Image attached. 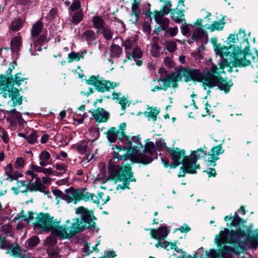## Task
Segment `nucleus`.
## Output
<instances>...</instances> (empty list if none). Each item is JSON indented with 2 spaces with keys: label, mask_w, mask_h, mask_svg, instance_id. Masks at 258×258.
Masks as SVG:
<instances>
[{
  "label": "nucleus",
  "mask_w": 258,
  "mask_h": 258,
  "mask_svg": "<svg viewBox=\"0 0 258 258\" xmlns=\"http://www.w3.org/2000/svg\"><path fill=\"white\" fill-rule=\"evenodd\" d=\"M77 214L80 215V220L76 219V221L70 223L68 220L66 224L59 226V221L54 219L48 213H41L36 218L34 227L46 232H51L59 239H66L75 236L85 229H94L96 220L93 213L87 209L81 207L76 211Z\"/></svg>",
  "instance_id": "1"
},
{
  "label": "nucleus",
  "mask_w": 258,
  "mask_h": 258,
  "mask_svg": "<svg viewBox=\"0 0 258 258\" xmlns=\"http://www.w3.org/2000/svg\"><path fill=\"white\" fill-rule=\"evenodd\" d=\"M113 150V156L108 163L109 176L107 179L124 180L128 182L135 180L131 171V164L132 160L128 158L126 155L128 151L127 149H124L122 144L119 143V147L115 146ZM128 184L122 183V184H119L118 186L125 189L128 188Z\"/></svg>",
  "instance_id": "2"
},
{
  "label": "nucleus",
  "mask_w": 258,
  "mask_h": 258,
  "mask_svg": "<svg viewBox=\"0 0 258 258\" xmlns=\"http://www.w3.org/2000/svg\"><path fill=\"white\" fill-rule=\"evenodd\" d=\"M247 240L255 248L258 246V229L254 231L253 236L249 238L241 230L229 231L226 228L221 231L215 237V241L219 245L225 243H235L241 248L245 247Z\"/></svg>",
  "instance_id": "3"
},
{
  "label": "nucleus",
  "mask_w": 258,
  "mask_h": 258,
  "mask_svg": "<svg viewBox=\"0 0 258 258\" xmlns=\"http://www.w3.org/2000/svg\"><path fill=\"white\" fill-rule=\"evenodd\" d=\"M3 78V80L0 79V91H1L0 94L4 98H11L8 102L9 105L11 107L22 104V97L20 95L19 90L16 88H9L6 85Z\"/></svg>",
  "instance_id": "4"
},
{
  "label": "nucleus",
  "mask_w": 258,
  "mask_h": 258,
  "mask_svg": "<svg viewBox=\"0 0 258 258\" xmlns=\"http://www.w3.org/2000/svg\"><path fill=\"white\" fill-rule=\"evenodd\" d=\"M204 84L210 87L217 86L220 90L224 91L226 93L229 92L233 85L232 81H228L226 78L213 75L211 73L206 75Z\"/></svg>",
  "instance_id": "5"
},
{
  "label": "nucleus",
  "mask_w": 258,
  "mask_h": 258,
  "mask_svg": "<svg viewBox=\"0 0 258 258\" xmlns=\"http://www.w3.org/2000/svg\"><path fill=\"white\" fill-rule=\"evenodd\" d=\"M206 156L207 151L202 149L193 151L191 155L185 159L184 163V167L187 173H196V170L200 168V165L197 164V160Z\"/></svg>",
  "instance_id": "6"
},
{
  "label": "nucleus",
  "mask_w": 258,
  "mask_h": 258,
  "mask_svg": "<svg viewBox=\"0 0 258 258\" xmlns=\"http://www.w3.org/2000/svg\"><path fill=\"white\" fill-rule=\"evenodd\" d=\"M122 144V147L127 150L134 152L136 158L140 151L143 149V145L141 143L140 136H133L132 138L127 136H124L119 138V143Z\"/></svg>",
  "instance_id": "7"
},
{
  "label": "nucleus",
  "mask_w": 258,
  "mask_h": 258,
  "mask_svg": "<svg viewBox=\"0 0 258 258\" xmlns=\"http://www.w3.org/2000/svg\"><path fill=\"white\" fill-rule=\"evenodd\" d=\"M86 83L88 85L94 86L96 90L100 92L109 91L119 85L116 83L105 80L99 76H92L86 80Z\"/></svg>",
  "instance_id": "8"
},
{
  "label": "nucleus",
  "mask_w": 258,
  "mask_h": 258,
  "mask_svg": "<svg viewBox=\"0 0 258 258\" xmlns=\"http://www.w3.org/2000/svg\"><path fill=\"white\" fill-rule=\"evenodd\" d=\"M143 152H140L137 155V160L140 163L149 164L153 158H157L155 146L153 142H149L146 143L145 148L143 147Z\"/></svg>",
  "instance_id": "9"
},
{
  "label": "nucleus",
  "mask_w": 258,
  "mask_h": 258,
  "mask_svg": "<svg viewBox=\"0 0 258 258\" xmlns=\"http://www.w3.org/2000/svg\"><path fill=\"white\" fill-rule=\"evenodd\" d=\"M5 246L4 249L8 254L15 257L31 258L26 253V250L22 249L17 242L12 243L8 241Z\"/></svg>",
  "instance_id": "10"
},
{
  "label": "nucleus",
  "mask_w": 258,
  "mask_h": 258,
  "mask_svg": "<svg viewBox=\"0 0 258 258\" xmlns=\"http://www.w3.org/2000/svg\"><path fill=\"white\" fill-rule=\"evenodd\" d=\"M245 52L242 46L233 52L231 55L230 61L232 64L235 67L248 66L250 62L245 59Z\"/></svg>",
  "instance_id": "11"
},
{
  "label": "nucleus",
  "mask_w": 258,
  "mask_h": 258,
  "mask_svg": "<svg viewBox=\"0 0 258 258\" xmlns=\"http://www.w3.org/2000/svg\"><path fill=\"white\" fill-rule=\"evenodd\" d=\"M181 73L184 81L186 82L191 80L201 81L204 82V74L200 73L199 70L184 68L181 67Z\"/></svg>",
  "instance_id": "12"
},
{
  "label": "nucleus",
  "mask_w": 258,
  "mask_h": 258,
  "mask_svg": "<svg viewBox=\"0 0 258 258\" xmlns=\"http://www.w3.org/2000/svg\"><path fill=\"white\" fill-rule=\"evenodd\" d=\"M29 185L26 186V189L21 191V192L39 191L47 195L48 198H51L50 192L46 186L41 183V180L39 177H36L34 182H29Z\"/></svg>",
  "instance_id": "13"
},
{
  "label": "nucleus",
  "mask_w": 258,
  "mask_h": 258,
  "mask_svg": "<svg viewBox=\"0 0 258 258\" xmlns=\"http://www.w3.org/2000/svg\"><path fill=\"white\" fill-rule=\"evenodd\" d=\"M171 158L173 161V164L177 166L180 164H182L184 167V163L185 159L188 156H185V151L184 150H181L176 148V149H170L168 150Z\"/></svg>",
  "instance_id": "14"
},
{
  "label": "nucleus",
  "mask_w": 258,
  "mask_h": 258,
  "mask_svg": "<svg viewBox=\"0 0 258 258\" xmlns=\"http://www.w3.org/2000/svg\"><path fill=\"white\" fill-rule=\"evenodd\" d=\"M223 152L224 150H222V145L213 147L208 154L209 157L208 159V165L209 166H216V161L219 159L218 156Z\"/></svg>",
  "instance_id": "15"
},
{
  "label": "nucleus",
  "mask_w": 258,
  "mask_h": 258,
  "mask_svg": "<svg viewBox=\"0 0 258 258\" xmlns=\"http://www.w3.org/2000/svg\"><path fill=\"white\" fill-rule=\"evenodd\" d=\"M202 21V19L197 20L196 24L198 26H196L195 29L193 31L191 39L196 41L207 39L208 35L206 34V32L201 26Z\"/></svg>",
  "instance_id": "16"
},
{
  "label": "nucleus",
  "mask_w": 258,
  "mask_h": 258,
  "mask_svg": "<svg viewBox=\"0 0 258 258\" xmlns=\"http://www.w3.org/2000/svg\"><path fill=\"white\" fill-rule=\"evenodd\" d=\"M5 114L7 115V120L11 123H16L18 122L20 124H23L26 123L22 118L21 113L17 111L15 109L11 110H6Z\"/></svg>",
  "instance_id": "17"
},
{
  "label": "nucleus",
  "mask_w": 258,
  "mask_h": 258,
  "mask_svg": "<svg viewBox=\"0 0 258 258\" xmlns=\"http://www.w3.org/2000/svg\"><path fill=\"white\" fill-rule=\"evenodd\" d=\"M91 112L93 118L95 119L96 122H106L109 117V113L101 108H98L97 109Z\"/></svg>",
  "instance_id": "18"
},
{
  "label": "nucleus",
  "mask_w": 258,
  "mask_h": 258,
  "mask_svg": "<svg viewBox=\"0 0 258 258\" xmlns=\"http://www.w3.org/2000/svg\"><path fill=\"white\" fill-rule=\"evenodd\" d=\"M143 56V52L141 48L138 46L134 47L132 51L126 52L125 55L126 58L128 59H133L136 61V64L138 66L142 64V61L139 59L142 58Z\"/></svg>",
  "instance_id": "19"
},
{
  "label": "nucleus",
  "mask_w": 258,
  "mask_h": 258,
  "mask_svg": "<svg viewBox=\"0 0 258 258\" xmlns=\"http://www.w3.org/2000/svg\"><path fill=\"white\" fill-rule=\"evenodd\" d=\"M5 83L6 85L9 87V88H14V86L16 85L17 87H19L22 82H24L26 78L24 77V75L21 73H18L15 77H11L8 78H5L4 77Z\"/></svg>",
  "instance_id": "20"
},
{
  "label": "nucleus",
  "mask_w": 258,
  "mask_h": 258,
  "mask_svg": "<svg viewBox=\"0 0 258 258\" xmlns=\"http://www.w3.org/2000/svg\"><path fill=\"white\" fill-rule=\"evenodd\" d=\"M150 230L152 237L159 240L164 239L170 232L166 226H161L157 229H152Z\"/></svg>",
  "instance_id": "21"
},
{
  "label": "nucleus",
  "mask_w": 258,
  "mask_h": 258,
  "mask_svg": "<svg viewBox=\"0 0 258 258\" xmlns=\"http://www.w3.org/2000/svg\"><path fill=\"white\" fill-rule=\"evenodd\" d=\"M64 200L68 203H72L75 201L79 200L80 193V189H76L73 187H70L65 190Z\"/></svg>",
  "instance_id": "22"
},
{
  "label": "nucleus",
  "mask_w": 258,
  "mask_h": 258,
  "mask_svg": "<svg viewBox=\"0 0 258 258\" xmlns=\"http://www.w3.org/2000/svg\"><path fill=\"white\" fill-rule=\"evenodd\" d=\"M81 38L82 40L86 41L88 45L93 44H96V42H95L97 38L96 33L92 30L91 29H84L81 34Z\"/></svg>",
  "instance_id": "23"
},
{
  "label": "nucleus",
  "mask_w": 258,
  "mask_h": 258,
  "mask_svg": "<svg viewBox=\"0 0 258 258\" xmlns=\"http://www.w3.org/2000/svg\"><path fill=\"white\" fill-rule=\"evenodd\" d=\"M166 77L169 80L172 88H175L177 87V82L181 81L183 77L181 67L177 69L176 72L169 74Z\"/></svg>",
  "instance_id": "24"
},
{
  "label": "nucleus",
  "mask_w": 258,
  "mask_h": 258,
  "mask_svg": "<svg viewBox=\"0 0 258 258\" xmlns=\"http://www.w3.org/2000/svg\"><path fill=\"white\" fill-rule=\"evenodd\" d=\"M179 5L177 7L173 9L170 12V17L172 20L176 23H180L185 21L184 19V11L179 9Z\"/></svg>",
  "instance_id": "25"
},
{
  "label": "nucleus",
  "mask_w": 258,
  "mask_h": 258,
  "mask_svg": "<svg viewBox=\"0 0 258 258\" xmlns=\"http://www.w3.org/2000/svg\"><path fill=\"white\" fill-rule=\"evenodd\" d=\"M113 100H115L121 106V109L124 110L126 106L130 105L127 99L124 96H121L119 93L113 92L112 94Z\"/></svg>",
  "instance_id": "26"
},
{
  "label": "nucleus",
  "mask_w": 258,
  "mask_h": 258,
  "mask_svg": "<svg viewBox=\"0 0 258 258\" xmlns=\"http://www.w3.org/2000/svg\"><path fill=\"white\" fill-rule=\"evenodd\" d=\"M235 252V249L231 246L224 245L223 249L219 250L217 256L219 258H232V253Z\"/></svg>",
  "instance_id": "27"
},
{
  "label": "nucleus",
  "mask_w": 258,
  "mask_h": 258,
  "mask_svg": "<svg viewBox=\"0 0 258 258\" xmlns=\"http://www.w3.org/2000/svg\"><path fill=\"white\" fill-rule=\"evenodd\" d=\"M159 13L154 14V19L157 23L159 25L158 29L165 31L169 27V19L164 17H162Z\"/></svg>",
  "instance_id": "28"
},
{
  "label": "nucleus",
  "mask_w": 258,
  "mask_h": 258,
  "mask_svg": "<svg viewBox=\"0 0 258 258\" xmlns=\"http://www.w3.org/2000/svg\"><path fill=\"white\" fill-rule=\"evenodd\" d=\"M106 138L110 143H114L118 137L119 138V131L115 127L109 128L105 133Z\"/></svg>",
  "instance_id": "29"
},
{
  "label": "nucleus",
  "mask_w": 258,
  "mask_h": 258,
  "mask_svg": "<svg viewBox=\"0 0 258 258\" xmlns=\"http://www.w3.org/2000/svg\"><path fill=\"white\" fill-rule=\"evenodd\" d=\"M22 45V39L20 36L14 37L11 41V49L13 53H18Z\"/></svg>",
  "instance_id": "30"
},
{
  "label": "nucleus",
  "mask_w": 258,
  "mask_h": 258,
  "mask_svg": "<svg viewBox=\"0 0 258 258\" xmlns=\"http://www.w3.org/2000/svg\"><path fill=\"white\" fill-rule=\"evenodd\" d=\"M39 165L41 167H44L50 165L51 163V159L50 154L46 151H42L39 156Z\"/></svg>",
  "instance_id": "31"
},
{
  "label": "nucleus",
  "mask_w": 258,
  "mask_h": 258,
  "mask_svg": "<svg viewBox=\"0 0 258 258\" xmlns=\"http://www.w3.org/2000/svg\"><path fill=\"white\" fill-rule=\"evenodd\" d=\"M136 39L133 37H129L124 41H122V46L124 47L125 55L126 52H130L131 51V49L135 47Z\"/></svg>",
  "instance_id": "32"
},
{
  "label": "nucleus",
  "mask_w": 258,
  "mask_h": 258,
  "mask_svg": "<svg viewBox=\"0 0 258 258\" xmlns=\"http://www.w3.org/2000/svg\"><path fill=\"white\" fill-rule=\"evenodd\" d=\"M72 148L77 150L80 154H87L89 152L87 143L86 141H81L72 146Z\"/></svg>",
  "instance_id": "33"
},
{
  "label": "nucleus",
  "mask_w": 258,
  "mask_h": 258,
  "mask_svg": "<svg viewBox=\"0 0 258 258\" xmlns=\"http://www.w3.org/2000/svg\"><path fill=\"white\" fill-rule=\"evenodd\" d=\"M92 22L94 27L98 30H101L105 27L104 20L100 16H94L92 18Z\"/></svg>",
  "instance_id": "34"
},
{
  "label": "nucleus",
  "mask_w": 258,
  "mask_h": 258,
  "mask_svg": "<svg viewBox=\"0 0 258 258\" xmlns=\"http://www.w3.org/2000/svg\"><path fill=\"white\" fill-rule=\"evenodd\" d=\"M110 52L112 58H118L122 53V49L118 45L113 44L110 46Z\"/></svg>",
  "instance_id": "35"
},
{
  "label": "nucleus",
  "mask_w": 258,
  "mask_h": 258,
  "mask_svg": "<svg viewBox=\"0 0 258 258\" xmlns=\"http://www.w3.org/2000/svg\"><path fill=\"white\" fill-rule=\"evenodd\" d=\"M72 17L71 22L74 25L79 24L84 17V14L82 10L78 11L70 15Z\"/></svg>",
  "instance_id": "36"
},
{
  "label": "nucleus",
  "mask_w": 258,
  "mask_h": 258,
  "mask_svg": "<svg viewBox=\"0 0 258 258\" xmlns=\"http://www.w3.org/2000/svg\"><path fill=\"white\" fill-rule=\"evenodd\" d=\"M40 240L39 238L36 236H33L26 241L25 245L26 247L32 248L37 246Z\"/></svg>",
  "instance_id": "37"
},
{
  "label": "nucleus",
  "mask_w": 258,
  "mask_h": 258,
  "mask_svg": "<svg viewBox=\"0 0 258 258\" xmlns=\"http://www.w3.org/2000/svg\"><path fill=\"white\" fill-rule=\"evenodd\" d=\"M172 4L170 1H166L165 5L163 7L160 11H155V14H160V16L164 17L165 15H167L169 13L171 12V8Z\"/></svg>",
  "instance_id": "38"
},
{
  "label": "nucleus",
  "mask_w": 258,
  "mask_h": 258,
  "mask_svg": "<svg viewBox=\"0 0 258 258\" xmlns=\"http://www.w3.org/2000/svg\"><path fill=\"white\" fill-rule=\"evenodd\" d=\"M42 27L43 24L40 21H37L35 24L33 25V27L32 28V36L34 37H37L40 34Z\"/></svg>",
  "instance_id": "39"
},
{
  "label": "nucleus",
  "mask_w": 258,
  "mask_h": 258,
  "mask_svg": "<svg viewBox=\"0 0 258 258\" xmlns=\"http://www.w3.org/2000/svg\"><path fill=\"white\" fill-rule=\"evenodd\" d=\"M46 251L49 256L52 258H61L59 249L57 245L46 249Z\"/></svg>",
  "instance_id": "40"
},
{
  "label": "nucleus",
  "mask_w": 258,
  "mask_h": 258,
  "mask_svg": "<svg viewBox=\"0 0 258 258\" xmlns=\"http://www.w3.org/2000/svg\"><path fill=\"white\" fill-rule=\"evenodd\" d=\"M0 231L7 236H12L14 234L13 228L10 224H5L1 227Z\"/></svg>",
  "instance_id": "41"
},
{
  "label": "nucleus",
  "mask_w": 258,
  "mask_h": 258,
  "mask_svg": "<svg viewBox=\"0 0 258 258\" xmlns=\"http://www.w3.org/2000/svg\"><path fill=\"white\" fill-rule=\"evenodd\" d=\"M23 24V23L21 19H17L12 22L9 26V28L13 31H17L22 28Z\"/></svg>",
  "instance_id": "42"
},
{
  "label": "nucleus",
  "mask_w": 258,
  "mask_h": 258,
  "mask_svg": "<svg viewBox=\"0 0 258 258\" xmlns=\"http://www.w3.org/2000/svg\"><path fill=\"white\" fill-rule=\"evenodd\" d=\"M56 243L57 239L55 237L53 236H49L46 238L45 240L44 246L45 247L46 249L49 248L56 246Z\"/></svg>",
  "instance_id": "43"
},
{
  "label": "nucleus",
  "mask_w": 258,
  "mask_h": 258,
  "mask_svg": "<svg viewBox=\"0 0 258 258\" xmlns=\"http://www.w3.org/2000/svg\"><path fill=\"white\" fill-rule=\"evenodd\" d=\"M81 58H83V56H81L80 53L75 51L71 52L68 55V61L70 63L74 61H78Z\"/></svg>",
  "instance_id": "44"
},
{
  "label": "nucleus",
  "mask_w": 258,
  "mask_h": 258,
  "mask_svg": "<svg viewBox=\"0 0 258 258\" xmlns=\"http://www.w3.org/2000/svg\"><path fill=\"white\" fill-rule=\"evenodd\" d=\"M140 13V10L138 6V4L137 3V1L136 2L134 1L133 4L132 6V15H134L135 17V21L136 23L137 22L138 15Z\"/></svg>",
  "instance_id": "45"
},
{
  "label": "nucleus",
  "mask_w": 258,
  "mask_h": 258,
  "mask_svg": "<svg viewBox=\"0 0 258 258\" xmlns=\"http://www.w3.org/2000/svg\"><path fill=\"white\" fill-rule=\"evenodd\" d=\"M159 113V110L157 109L156 107L151 108L149 112L145 113L146 116L148 117L149 120H152L153 121H156L157 120V115Z\"/></svg>",
  "instance_id": "46"
},
{
  "label": "nucleus",
  "mask_w": 258,
  "mask_h": 258,
  "mask_svg": "<svg viewBox=\"0 0 258 258\" xmlns=\"http://www.w3.org/2000/svg\"><path fill=\"white\" fill-rule=\"evenodd\" d=\"M229 219L231 221V225L234 226H237L243 223L242 219L238 215L237 212L235 213L233 217H230Z\"/></svg>",
  "instance_id": "47"
},
{
  "label": "nucleus",
  "mask_w": 258,
  "mask_h": 258,
  "mask_svg": "<svg viewBox=\"0 0 258 258\" xmlns=\"http://www.w3.org/2000/svg\"><path fill=\"white\" fill-rule=\"evenodd\" d=\"M224 24V22L222 20L215 21L210 25L209 28L212 31L215 30H220L223 29Z\"/></svg>",
  "instance_id": "48"
},
{
  "label": "nucleus",
  "mask_w": 258,
  "mask_h": 258,
  "mask_svg": "<svg viewBox=\"0 0 258 258\" xmlns=\"http://www.w3.org/2000/svg\"><path fill=\"white\" fill-rule=\"evenodd\" d=\"M82 10L81 9L80 1H73L70 7L69 8V14L71 15L73 12Z\"/></svg>",
  "instance_id": "49"
},
{
  "label": "nucleus",
  "mask_w": 258,
  "mask_h": 258,
  "mask_svg": "<svg viewBox=\"0 0 258 258\" xmlns=\"http://www.w3.org/2000/svg\"><path fill=\"white\" fill-rule=\"evenodd\" d=\"M42 45L39 44L38 43H37L35 42V41H34L33 44L31 45L30 52L33 55H38V54L37 52L41 51L42 50Z\"/></svg>",
  "instance_id": "50"
},
{
  "label": "nucleus",
  "mask_w": 258,
  "mask_h": 258,
  "mask_svg": "<svg viewBox=\"0 0 258 258\" xmlns=\"http://www.w3.org/2000/svg\"><path fill=\"white\" fill-rule=\"evenodd\" d=\"M101 30L102 33L105 40H110L112 39L113 32L108 27H105Z\"/></svg>",
  "instance_id": "51"
},
{
  "label": "nucleus",
  "mask_w": 258,
  "mask_h": 258,
  "mask_svg": "<svg viewBox=\"0 0 258 258\" xmlns=\"http://www.w3.org/2000/svg\"><path fill=\"white\" fill-rule=\"evenodd\" d=\"M164 33V36L168 37V36H171L173 37L175 36L178 32V28L177 26H175L174 27H171L169 28V27L167 28V29H166Z\"/></svg>",
  "instance_id": "52"
},
{
  "label": "nucleus",
  "mask_w": 258,
  "mask_h": 258,
  "mask_svg": "<svg viewBox=\"0 0 258 258\" xmlns=\"http://www.w3.org/2000/svg\"><path fill=\"white\" fill-rule=\"evenodd\" d=\"M165 49L168 50L170 52L172 53L176 49V44L173 41H168L164 43Z\"/></svg>",
  "instance_id": "53"
},
{
  "label": "nucleus",
  "mask_w": 258,
  "mask_h": 258,
  "mask_svg": "<svg viewBox=\"0 0 258 258\" xmlns=\"http://www.w3.org/2000/svg\"><path fill=\"white\" fill-rule=\"evenodd\" d=\"M89 133L90 136L93 138V142L96 140L99 137L100 133L98 128L91 127L89 128Z\"/></svg>",
  "instance_id": "54"
},
{
  "label": "nucleus",
  "mask_w": 258,
  "mask_h": 258,
  "mask_svg": "<svg viewBox=\"0 0 258 258\" xmlns=\"http://www.w3.org/2000/svg\"><path fill=\"white\" fill-rule=\"evenodd\" d=\"M237 36L238 40L243 38V43L246 44L245 47H247L249 44V43L248 41V38H245V31L244 30L240 29Z\"/></svg>",
  "instance_id": "55"
},
{
  "label": "nucleus",
  "mask_w": 258,
  "mask_h": 258,
  "mask_svg": "<svg viewBox=\"0 0 258 258\" xmlns=\"http://www.w3.org/2000/svg\"><path fill=\"white\" fill-rule=\"evenodd\" d=\"M92 193L86 192L85 190L82 191L80 190L79 200H84L88 201L91 198Z\"/></svg>",
  "instance_id": "56"
},
{
  "label": "nucleus",
  "mask_w": 258,
  "mask_h": 258,
  "mask_svg": "<svg viewBox=\"0 0 258 258\" xmlns=\"http://www.w3.org/2000/svg\"><path fill=\"white\" fill-rule=\"evenodd\" d=\"M37 136L35 131H33L29 135L27 136L26 141L30 144H33L37 141Z\"/></svg>",
  "instance_id": "57"
},
{
  "label": "nucleus",
  "mask_w": 258,
  "mask_h": 258,
  "mask_svg": "<svg viewBox=\"0 0 258 258\" xmlns=\"http://www.w3.org/2000/svg\"><path fill=\"white\" fill-rule=\"evenodd\" d=\"M160 47L159 45L156 44L154 43L152 45L151 49V52L153 56L155 57H157L159 56L160 52Z\"/></svg>",
  "instance_id": "58"
},
{
  "label": "nucleus",
  "mask_w": 258,
  "mask_h": 258,
  "mask_svg": "<svg viewBox=\"0 0 258 258\" xmlns=\"http://www.w3.org/2000/svg\"><path fill=\"white\" fill-rule=\"evenodd\" d=\"M160 82L163 83V85L162 86L163 90L166 91L168 88L171 86L169 80L167 77L164 78H160L157 80V83H159Z\"/></svg>",
  "instance_id": "59"
},
{
  "label": "nucleus",
  "mask_w": 258,
  "mask_h": 258,
  "mask_svg": "<svg viewBox=\"0 0 258 258\" xmlns=\"http://www.w3.org/2000/svg\"><path fill=\"white\" fill-rule=\"evenodd\" d=\"M191 26V25L188 24L186 23H184L183 24H182V25L180 27L182 34L185 36L188 34L190 31V27Z\"/></svg>",
  "instance_id": "60"
},
{
  "label": "nucleus",
  "mask_w": 258,
  "mask_h": 258,
  "mask_svg": "<svg viewBox=\"0 0 258 258\" xmlns=\"http://www.w3.org/2000/svg\"><path fill=\"white\" fill-rule=\"evenodd\" d=\"M99 200L100 202V204L101 205H104L108 202L110 198L108 195L104 194L102 192H99L98 194Z\"/></svg>",
  "instance_id": "61"
},
{
  "label": "nucleus",
  "mask_w": 258,
  "mask_h": 258,
  "mask_svg": "<svg viewBox=\"0 0 258 258\" xmlns=\"http://www.w3.org/2000/svg\"><path fill=\"white\" fill-rule=\"evenodd\" d=\"M170 249H174L177 252L180 253L181 258L185 257V254L184 252L181 249L178 248L176 244L172 243L170 244Z\"/></svg>",
  "instance_id": "62"
},
{
  "label": "nucleus",
  "mask_w": 258,
  "mask_h": 258,
  "mask_svg": "<svg viewBox=\"0 0 258 258\" xmlns=\"http://www.w3.org/2000/svg\"><path fill=\"white\" fill-rule=\"evenodd\" d=\"M25 164L24 160L22 157H19L16 159L15 167L17 169L22 168Z\"/></svg>",
  "instance_id": "63"
},
{
  "label": "nucleus",
  "mask_w": 258,
  "mask_h": 258,
  "mask_svg": "<svg viewBox=\"0 0 258 258\" xmlns=\"http://www.w3.org/2000/svg\"><path fill=\"white\" fill-rule=\"evenodd\" d=\"M164 62L165 65L169 68L173 67L174 64L172 58L169 56H167L164 58Z\"/></svg>",
  "instance_id": "64"
}]
</instances>
